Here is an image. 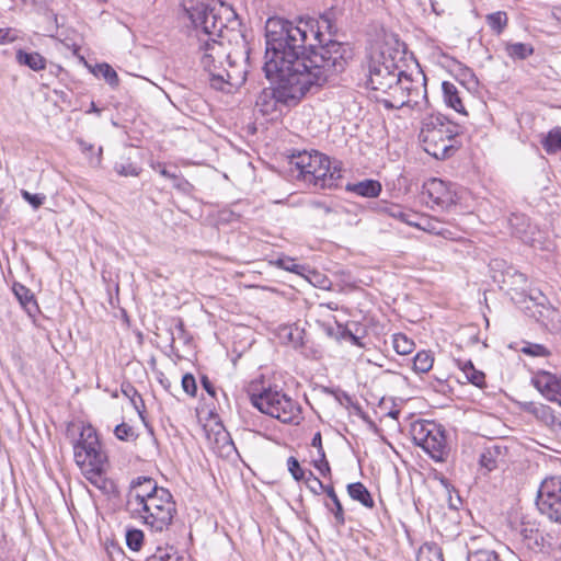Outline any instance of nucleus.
Here are the masks:
<instances>
[{
  "label": "nucleus",
  "mask_w": 561,
  "mask_h": 561,
  "mask_svg": "<svg viewBox=\"0 0 561 561\" xmlns=\"http://www.w3.org/2000/svg\"><path fill=\"white\" fill-rule=\"evenodd\" d=\"M520 352L531 357H548L551 353L542 344L526 342Z\"/></svg>",
  "instance_id": "nucleus-36"
},
{
  "label": "nucleus",
  "mask_w": 561,
  "mask_h": 561,
  "mask_svg": "<svg viewBox=\"0 0 561 561\" xmlns=\"http://www.w3.org/2000/svg\"><path fill=\"white\" fill-rule=\"evenodd\" d=\"M198 41L201 64L208 72L210 87L229 93L245 81L247 70L237 66L230 42H225L224 30L240 25L237 13L231 7L219 3L198 2L186 8ZM233 28V26H231Z\"/></svg>",
  "instance_id": "nucleus-2"
},
{
  "label": "nucleus",
  "mask_w": 561,
  "mask_h": 561,
  "mask_svg": "<svg viewBox=\"0 0 561 561\" xmlns=\"http://www.w3.org/2000/svg\"><path fill=\"white\" fill-rule=\"evenodd\" d=\"M335 339L337 341H348L353 345L358 347H365L364 343L360 341L358 336L352 333L346 327L337 324Z\"/></svg>",
  "instance_id": "nucleus-38"
},
{
  "label": "nucleus",
  "mask_w": 561,
  "mask_h": 561,
  "mask_svg": "<svg viewBox=\"0 0 561 561\" xmlns=\"http://www.w3.org/2000/svg\"><path fill=\"white\" fill-rule=\"evenodd\" d=\"M275 264L288 272L299 273L300 265L296 264L291 257H280L275 261Z\"/></svg>",
  "instance_id": "nucleus-46"
},
{
  "label": "nucleus",
  "mask_w": 561,
  "mask_h": 561,
  "mask_svg": "<svg viewBox=\"0 0 561 561\" xmlns=\"http://www.w3.org/2000/svg\"><path fill=\"white\" fill-rule=\"evenodd\" d=\"M347 493L352 500L359 502L367 508H373L375 506L370 492L362 482L350 483L347 485Z\"/></svg>",
  "instance_id": "nucleus-23"
},
{
  "label": "nucleus",
  "mask_w": 561,
  "mask_h": 561,
  "mask_svg": "<svg viewBox=\"0 0 561 561\" xmlns=\"http://www.w3.org/2000/svg\"><path fill=\"white\" fill-rule=\"evenodd\" d=\"M201 383H202V387L204 388V390L211 397H215L216 396V389L213 385V382L208 379L207 376H203L201 378Z\"/></svg>",
  "instance_id": "nucleus-55"
},
{
  "label": "nucleus",
  "mask_w": 561,
  "mask_h": 561,
  "mask_svg": "<svg viewBox=\"0 0 561 561\" xmlns=\"http://www.w3.org/2000/svg\"><path fill=\"white\" fill-rule=\"evenodd\" d=\"M307 488L316 495H319L321 492H325V484L318 479L312 471H309L307 477L305 478Z\"/></svg>",
  "instance_id": "nucleus-40"
},
{
  "label": "nucleus",
  "mask_w": 561,
  "mask_h": 561,
  "mask_svg": "<svg viewBox=\"0 0 561 561\" xmlns=\"http://www.w3.org/2000/svg\"><path fill=\"white\" fill-rule=\"evenodd\" d=\"M322 25H324L328 30H331V22L327 18H322L321 20Z\"/></svg>",
  "instance_id": "nucleus-62"
},
{
  "label": "nucleus",
  "mask_w": 561,
  "mask_h": 561,
  "mask_svg": "<svg viewBox=\"0 0 561 561\" xmlns=\"http://www.w3.org/2000/svg\"><path fill=\"white\" fill-rule=\"evenodd\" d=\"M12 290L14 296L19 300L21 307L27 313V316L32 319H35L36 316L39 313V307L31 289H28L21 283H14L12 286Z\"/></svg>",
  "instance_id": "nucleus-15"
},
{
  "label": "nucleus",
  "mask_w": 561,
  "mask_h": 561,
  "mask_svg": "<svg viewBox=\"0 0 561 561\" xmlns=\"http://www.w3.org/2000/svg\"><path fill=\"white\" fill-rule=\"evenodd\" d=\"M21 195L34 209H38L46 199L44 194H33L26 190H21Z\"/></svg>",
  "instance_id": "nucleus-42"
},
{
  "label": "nucleus",
  "mask_w": 561,
  "mask_h": 561,
  "mask_svg": "<svg viewBox=\"0 0 561 561\" xmlns=\"http://www.w3.org/2000/svg\"><path fill=\"white\" fill-rule=\"evenodd\" d=\"M392 343L394 351L400 355H408L414 350V342L402 333L394 334Z\"/></svg>",
  "instance_id": "nucleus-31"
},
{
  "label": "nucleus",
  "mask_w": 561,
  "mask_h": 561,
  "mask_svg": "<svg viewBox=\"0 0 561 561\" xmlns=\"http://www.w3.org/2000/svg\"><path fill=\"white\" fill-rule=\"evenodd\" d=\"M404 213H405V211H403L401 208H399V207H394V208H392V210H391L390 215H391L392 217L398 218V219H400V220H401V217H402V216H404Z\"/></svg>",
  "instance_id": "nucleus-58"
},
{
  "label": "nucleus",
  "mask_w": 561,
  "mask_h": 561,
  "mask_svg": "<svg viewBox=\"0 0 561 561\" xmlns=\"http://www.w3.org/2000/svg\"><path fill=\"white\" fill-rule=\"evenodd\" d=\"M95 75L101 76L112 88H117L119 84L117 72L108 64L98 65Z\"/></svg>",
  "instance_id": "nucleus-32"
},
{
  "label": "nucleus",
  "mask_w": 561,
  "mask_h": 561,
  "mask_svg": "<svg viewBox=\"0 0 561 561\" xmlns=\"http://www.w3.org/2000/svg\"><path fill=\"white\" fill-rule=\"evenodd\" d=\"M530 548H538L539 550L542 551L545 549H551L552 542L549 540H546L545 535H542L538 531V535L535 536V540L531 543Z\"/></svg>",
  "instance_id": "nucleus-49"
},
{
  "label": "nucleus",
  "mask_w": 561,
  "mask_h": 561,
  "mask_svg": "<svg viewBox=\"0 0 561 561\" xmlns=\"http://www.w3.org/2000/svg\"><path fill=\"white\" fill-rule=\"evenodd\" d=\"M515 276L518 278L519 282L526 283V276L523 273H515Z\"/></svg>",
  "instance_id": "nucleus-63"
},
{
  "label": "nucleus",
  "mask_w": 561,
  "mask_h": 561,
  "mask_svg": "<svg viewBox=\"0 0 561 561\" xmlns=\"http://www.w3.org/2000/svg\"><path fill=\"white\" fill-rule=\"evenodd\" d=\"M175 330L179 336L184 334V323L181 319L178 320V323L175 324Z\"/></svg>",
  "instance_id": "nucleus-59"
},
{
  "label": "nucleus",
  "mask_w": 561,
  "mask_h": 561,
  "mask_svg": "<svg viewBox=\"0 0 561 561\" xmlns=\"http://www.w3.org/2000/svg\"><path fill=\"white\" fill-rule=\"evenodd\" d=\"M302 334H304V331L299 330L298 328L290 330L288 337L295 347L304 345Z\"/></svg>",
  "instance_id": "nucleus-51"
},
{
  "label": "nucleus",
  "mask_w": 561,
  "mask_h": 561,
  "mask_svg": "<svg viewBox=\"0 0 561 561\" xmlns=\"http://www.w3.org/2000/svg\"><path fill=\"white\" fill-rule=\"evenodd\" d=\"M403 50L393 48L388 44L374 49L367 61V87L373 91L389 95L398 76L402 75Z\"/></svg>",
  "instance_id": "nucleus-4"
},
{
  "label": "nucleus",
  "mask_w": 561,
  "mask_h": 561,
  "mask_svg": "<svg viewBox=\"0 0 561 561\" xmlns=\"http://www.w3.org/2000/svg\"><path fill=\"white\" fill-rule=\"evenodd\" d=\"M434 357L428 351H421L416 353L413 358V369L416 373L425 374L433 367Z\"/></svg>",
  "instance_id": "nucleus-27"
},
{
  "label": "nucleus",
  "mask_w": 561,
  "mask_h": 561,
  "mask_svg": "<svg viewBox=\"0 0 561 561\" xmlns=\"http://www.w3.org/2000/svg\"><path fill=\"white\" fill-rule=\"evenodd\" d=\"M311 160V152L308 151H301L296 154H293L290 157L289 163L291 167H294L297 171V178L304 180L305 171L308 169V165L310 164Z\"/></svg>",
  "instance_id": "nucleus-29"
},
{
  "label": "nucleus",
  "mask_w": 561,
  "mask_h": 561,
  "mask_svg": "<svg viewBox=\"0 0 561 561\" xmlns=\"http://www.w3.org/2000/svg\"><path fill=\"white\" fill-rule=\"evenodd\" d=\"M327 333H328L330 336H334V337H335L336 331L334 332V329H333V328L328 327V328H327Z\"/></svg>",
  "instance_id": "nucleus-64"
},
{
  "label": "nucleus",
  "mask_w": 561,
  "mask_h": 561,
  "mask_svg": "<svg viewBox=\"0 0 561 561\" xmlns=\"http://www.w3.org/2000/svg\"><path fill=\"white\" fill-rule=\"evenodd\" d=\"M388 99L381 102L387 108H399L403 106H416L419 98L427 100L426 77L422 71L416 72L413 78L402 69V75L398 76V82L393 84Z\"/></svg>",
  "instance_id": "nucleus-7"
},
{
  "label": "nucleus",
  "mask_w": 561,
  "mask_h": 561,
  "mask_svg": "<svg viewBox=\"0 0 561 561\" xmlns=\"http://www.w3.org/2000/svg\"><path fill=\"white\" fill-rule=\"evenodd\" d=\"M160 491H168L158 486L157 482L149 477H137L130 482L129 490L126 494L125 512L138 511L140 504L145 501L159 495Z\"/></svg>",
  "instance_id": "nucleus-13"
},
{
  "label": "nucleus",
  "mask_w": 561,
  "mask_h": 561,
  "mask_svg": "<svg viewBox=\"0 0 561 561\" xmlns=\"http://www.w3.org/2000/svg\"><path fill=\"white\" fill-rule=\"evenodd\" d=\"M345 190L362 197L374 198L381 193V184L377 180L366 179L356 183H347Z\"/></svg>",
  "instance_id": "nucleus-18"
},
{
  "label": "nucleus",
  "mask_w": 561,
  "mask_h": 561,
  "mask_svg": "<svg viewBox=\"0 0 561 561\" xmlns=\"http://www.w3.org/2000/svg\"><path fill=\"white\" fill-rule=\"evenodd\" d=\"M325 493L330 497L332 504L327 502L324 503V506L333 514L334 526L340 528L345 525V512L343 505L332 485L325 486Z\"/></svg>",
  "instance_id": "nucleus-19"
},
{
  "label": "nucleus",
  "mask_w": 561,
  "mask_h": 561,
  "mask_svg": "<svg viewBox=\"0 0 561 561\" xmlns=\"http://www.w3.org/2000/svg\"><path fill=\"white\" fill-rule=\"evenodd\" d=\"M76 463L81 468L105 466L106 454L102 450L98 434L92 426H84L73 445Z\"/></svg>",
  "instance_id": "nucleus-10"
},
{
  "label": "nucleus",
  "mask_w": 561,
  "mask_h": 561,
  "mask_svg": "<svg viewBox=\"0 0 561 561\" xmlns=\"http://www.w3.org/2000/svg\"><path fill=\"white\" fill-rule=\"evenodd\" d=\"M87 113H95V114L100 115L101 110L95 105L94 102H91L90 110Z\"/></svg>",
  "instance_id": "nucleus-61"
},
{
  "label": "nucleus",
  "mask_w": 561,
  "mask_h": 561,
  "mask_svg": "<svg viewBox=\"0 0 561 561\" xmlns=\"http://www.w3.org/2000/svg\"><path fill=\"white\" fill-rule=\"evenodd\" d=\"M513 234L522 238L529 227L528 218L523 214H513L508 219Z\"/></svg>",
  "instance_id": "nucleus-30"
},
{
  "label": "nucleus",
  "mask_w": 561,
  "mask_h": 561,
  "mask_svg": "<svg viewBox=\"0 0 561 561\" xmlns=\"http://www.w3.org/2000/svg\"><path fill=\"white\" fill-rule=\"evenodd\" d=\"M287 467L296 481L305 480L307 477L304 469L300 467L299 461L295 457L291 456L287 459Z\"/></svg>",
  "instance_id": "nucleus-41"
},
{
  "label": "nucleus",
  "mask_w": 561,
  "mask_h": 561,
  "mask_svg": "<svg viewBox=\"0 0 561 561\" xmlns=\"http://www.w3.org/2000/svg\"><path fill=\"white\" fill-rule=\"evenodd\" d=\"M426 552L434 554L436 557L437 561H443L442 553H440L439 549H437L435 547L421 548L419 557H417V561H423Z\"/></svg>",
  "instance_id": "nucleus-52"
},
{
  "label": "nucleus",
  "mask_w": 561,
  "mask_h": 561,
  "mask_svg": "<svg viewBox=\"0 0 561 561\" xmlns=\"http://www.w3.org/2000/svg\"><path fill=\"white\" fill-rule=\"evenodd\" d=\"M84 477L91 484L102 490L105 494H111L115 491V484L112 480L104 477L105 466H92L81 469Z\"/></svg>",
  "instance_id": "nucleus-16"
},
{
  "label": "nucleus",
  "mask_w": 561,
  "mask_h": 561,
  "mask_svg": "<svg viewBox=\"0 0 561 561\" xmlns=\"http://www.w3.org/2000/svg\"><path fill=\"white\" fill-rule=\"evenodd\" d=\"M455 362L470 383L479 388H482L485 385V375L482 371L477 370L470 359H455Z\"/></svg>",
  "instance_id": "nucleus-21"
},
{
  "label": "nucleus",
  "mask_w": 561,
  "mask_h": 561,
  "mask_svg": "<svg viewBox=\"0 0 561 561\" xmlns=\"http://www.w3.org/2000/svg\"><path fill=\"white\" fill-rule=\"evenodd\" d=\"M76 141L79 145L80 150L84 154H89L90 164L93 167H99L102 161V151H103L102 147H99L98 153L95 156H93L94 145L89 144L81 138H78Z\"/></svg>",
  "instance_id": "nucleus-33"
},
{
  "label": "nucleus",
  "mask_w": 561,
  "mask_h": 561,
  "mask_svg": "<svg viewBox=\"0 0 561 561\" xmlns=\"http://www.w3.org/2000/svg\"><path fill=\"white\" fill-rule=\"evenodd\" d=\"M318 21L300 19L297 24L273 16L265 24V62L263 71L271 91L263 90L256 100L261 111L276 103L296 105L312 87H322L344 71L350 48L337 41L324 43Z\"/></svg>",
  "instance_id": "nucleus-1"
},
{
  "label": "nucleus",
  "mask_w": 561,
  "mask_h": 561,
  "mask_svg": "<svg viewBox=\"0 0 561 561\" xmlns=\"http://www.w3.org/2000/svg\"><path fill=\"white\" fill-rule=\"evenodd\" d=\"M312 463L322 477H328L331 474V468L329 461L325 458V453L323 456H318L317 459H313Z\"/></svg>",
  "instance_id": "nucleus-44"
},
{
  "label": "nucleus",
  "mask_w": 561,
  "mask_h": 561,
  "mask_svg": "<svg viewBox=\"0 0 561 561\" xmlns=\"http://www.w3.org/2000/svg\"><path fill=\"white\" fill-rule=\"evenodd\" d=\"M145 535L142 530L129 528L126 531V545L133 551H139L144 543Z\"/></svg>",
  "instance_id": "nucleus-35"
},
{
  "label": "nucleus",
  "mask_w": 561,
  "mask_h": 561,
  "mask_svg": "<svg viewBox=\"0 0 561 561\" xmlns=\"http://www.w3.org/2000/svg\"><path fill=\"white\" fill-rule=\"evenodd\" d=\"M172 181H173V187H175L176 190L182 191L184 193L190 192L192 188L191 183L187 180H185L184 178H180V176L175 175V178Z\"/></svg>",
  "instance_id": "nucleus-50"
},
{
  "label": "nucleus",
  "mask_w": 561,
  "mask_h": 561,
  "mask_svg": "<svg viewBox=\"0 0 561 561\" xmlns=\"http://www.w3.org/2000/svg\"><path fill=\"white\" fill-rule=\"evenodd\" d=\"M422 199L434 210H447L457 203V194L451 185L440 179H430L423 185Z\"/></svg>",
  "instance_id": "nucleus-12"
},
{
  "label": "nucleus",
  "mask_w": 561,
  "mask_h": 561,
  "mask_svg": "<svg viewBox=\"0 0 561 561\" xmlns=\"http://www.w3.org/2000/svg\"><path fill=\"white\" fill-rule=\"evenodd\" d=\"M121 391L126 398L129 399L131 405L138 412L140 419L145 421V403L141 396L138 393L137 389L130 382L125 381L121 386Z\"/></svg>",
  "instance_id": "nucleus-25"
},
{
  "label": "nucleus",
  "mask_w": 561,
  "mask_h": 561,
  "mask_svg": "<svg viewBox=\"0 0 561 561\" xmlns=\"http://www.w3.org/2000/svg\"><path fill=\"white\" fill-rule=\"evenodd\" d=\"M135 512H126L130 518L140 520L153 531H163L173 520L176 512L175 503L169 491H160L159 495L145 501Z\"/></svg>",
  "instance_id": "nucleus-6"
},
{
  "label": "nucleus",
  "mask_w": 561,
  "mask_h": 561,
  "mask_svg": "<svg viewBox=\"0 0 561 561\" xmlns=\"http://www.w3.org/2000/svg\"><path fill=\"white\" fill-rule=\"evenodd\" d=\"M541 309L538 311V316L534 314L538 322L547 325L546 320L552 317L556 313V310L551 307H546L542 304H538Z\"/></svg>",
  "instance_id": "nucleus-48"
},
{
  "label": "nucleus",
  "mask_w": 561,
  "mask_h": 561,
  "mask_svg": "<svg viewBox=\"0 0 561 561\" xmlns=\"http://www.w3.org/2000/svg\"><path fill=\"white\" fill-rule=\"evenodd\" d=\"M459 126L442 114H432L423 118L420 140L424 150L436 159L449 158L455 150V138Z\"/></svg>",
  "instance_id": "nucleus-5"
},
{
  "label": "nucleus",
  "mask_w": 561,
  "mask_h": 561,
  "mask_svg": "<svg viewBox=\"0 0 561 561\" xmlns=\"http://www.w3.org/2000/svg\"><path fill=\"white\" fill-rule=\"evenodd\" d=\"M411 435L415 445L431 456L434 461H445L449 455L445 428L433 421L419 420L411 425Z\"/></svg>",
  "instance_id": "nucleus-8"
},
{
  "label": "nucleus",
  "mask_w": 561,
  "mask_h": 561,
  "mask_svg": "<svg viewBox=\"0 0 561 561\" xmlns=\"http://www.w3.org/2000/svg\"><path fill=\"white\" fill-rule=\"evenodd\" d=\"M146 561H182L173 547L158 548L157 551L149 556Z\"/></svg>",
  "instance_id": "nucleus-34"
},
{
  "label": "nucleus",
  "mask_w": 561,
  "mask_h": 561,
  "mask_svg": "<svg viewBox=\"0 0 561 561\" xmlns=\"http://www.w3.org/2000/svg\"><path fill=\"white\" fill-rule=\"evenodd\" d=\"M535 388L549 401L561 405V377L539 370L533 378Z\"/></svg>",
  "instance_id": "nucleus-14"
},
{
  "label": "nucleus",
  "mask_w": 561,
  "mask_h": 561,
  "mask_svg": "<svg viewBox=\"0 0 561 561\" xmlns=\"http://www.w3.org/2000/svg\"><path fill=\"white\" fill-rule=\"evenodd\" d=\"M536 506L541 515L561 523V476L546 478L537 493Z\"/></svg>",
  "instance_id": "nucleus-11"
},
{
  "label": "nucleus",
  "mask_w": 561,
  "mask_h": 561,
  "mask_svg": "<svg viewBox=\"0 0 561 561\" xmlns=\"http://www.w3.org/2000/svg\"><path fill=\"white\" fill-rule=\"evenodd\" d=\"M467 561H500L499 556L493 550L479 549L476 551H469Z\"/></svg>",
  "instance_id": "nucleus-37"
},
{
  "label": "nucleus",
  "mask_w": 561,
  "mask_h": 561,
  "mask_svg": "<svg viewBox=\"0 0 561 561\" xmlns=\"http://www.w3.org/2000/svg\"><path fill=\"white\" fill-rule=\"evenodd\" d=\"M442 90L444 100L449 107L454 108L458 113L467 114L465 106L461 102V99L459 96V91L454 83L449 81H444L442 83Z\"/></svg>",
  "instance_id": "nucleus-22"
},
{
  "label": "nucleus",
  "mask_w": 561,
  "mask_h": 561,
  "mask_svg": "<svg viewBox=\"0 0 561 561\" xmlns=\"http://www.w3.org/2000/svg\"><path fill=\"white\" fill-rule=\"evenodd\" d=\"M538 531L539 530L537 528L529 526L527 524H523V527L520 529V536L525 541H527L528 546L530 547L535 540V536L538 535Z\"/></svg>",
  "instance_id": "nucleus-47"
},
{
  "label": "nucleus",
  "mask_w": 561,
  "mask_h": 561,
  "mask_svg": "<svg viewBox=\"0 0 561 561\" xmlns=\"http://www.w3.org/2000/svg\"><path fill=\"white\" fill-rule=\"evenodd\" d=\"M115 171L123 176H137L138 169L133 163H116Z\"/></svg>",
  "instance_id": "nucleus-45"
},
{
  "label": "nucleus",
  "mask_w": 561,
  "mask_h": 561,
  "mask_svg": "<svg viewBox=\"0 0 561 561\" xmlns=\"http://www.w3.org/2000/svg\"><path fill=\"white\" fill-rule=\"evenodd\" d=\"M535 49L531 44L527 43H505L506 55L514 60H525L534 54Z\"/></svg>",
  "instance_id": "nucleus-24"
},
{
  "label": "nucleus",
  "mask_w": 561,
  "mask_h": 561,
  "mask_svg": "<svg viewBox=\"0 0 561 561\" xmlns=\"http://www.w3.org/2000/svg\"><path fill=\"white\" fill-rule=\"evenodd\" d=\"M159 173L170 180H173L175 178V173L168 170L165 167L159 165Z\"/></svg>",
  "instance_id": "nucleus-57"
},
{
  "label": "nucleus",
  "mask_w": 561,
  "mask_h": 561,
  "mask_svg": "<svg viewBox=\"0 0 561 561\" xmlns=\"http://www.w3.org/2000/svg\"><path fill=\"white\" fill-rule=\"evenodd\" d=\"M504 453L503 448L496 444L490 445L483 449L479 457V465L485 472H491L497 469L499 465L503 462Z\"/></svg>",
  "instance_id": "nucleus-17"
},
{
  "label": "nucleus",
  "mask_w": 561,
  "mask_h": 561,
  "mask_svg": "<svg viewBox=\"0 0 561 561\" xmlns=\"http://www.w3.org/2000/svg\"><path fill=\"white\" fill-rule=\"evenodd\" d=\"M341 179L342 169L339 161H331L318 151L311 152L310 164L302 181L318 188H335L340 186Z\"/></svg>",
  "instance_id": "nucleus-9"
},
{
  "label": "nucleus",
  "mask_w": 561,
  "mask_h": 561,
  "mask_svg": "<svg viewBox=\"0 0 561 561\" xmlns=\"http://www.w3.org/2000/svg\"><path fill=\"white\" fill-rule=\"evenodd\" d=\"M248 394L254 408L282 423L299 424L302 420L300 404L276 385L251 383Z\"/></svg>",
  "instance_id": "nucleus-3"
},
{
  "label": "nucleus",
  "mask_w": 561,
  "mask_h": 561,
  "mask_svg": "<svg viewBox=\"0 0 561 561\" xmlns=\"http://www.w3.org/2000/svg\"><path fill=\"white\" fill-rule=\"evenodd\" d=\"M309 207L314 210H322L324 215H329L333 209L321 201H310Z\"/></svg>",
  "instance_id": "nucleus-53"
},
{
  "label": "nucleus",
  "mask_w": 561,
  "mask_h": 561,
  "mask_svg": "<svg viewBox=\"0 0 561 561\" xmlns=\"http://www.w3.org/2000/svg\"><path fill=\"white\" fill-rule=\"evenodd\" d=\"M486 24L491 27V30L500 35L505 30L508 23L507 13L504 11H496L490 13L485 16Z\"/></svg>",
  "instance_id": "nucleus-26"
},
{
  "label": "nucleus",
  "mask_w": 561,
  "mask_h": 561,
  "mask_svg": "<svg viewBox=\"0 0 561 561\" xmlns=\"http://www.w3.org/2000/svg\"><path fill=\"white\" fill-rule=\"evenodd\" d=\"M15 59L19 65L28 67L34 71H41L46 68V59L36 51L27 53L23 49H19Z\"/></svg>",
  "instance_id": "nucleus-20"
},
{
  "label": "nucleus",
  "mask_w": 561,
  "mask_h": 561,
  "mask_svg": "<svg viewBox=\"0 0 561 561\" xmlns=\"http://www.w3.org/2000/svg\"><path fill=\"white\" fill-rule=\"evenodd\" d=\"M15 41V36L11 35L10 28H0V45L12 43Z\"/></svg>",
  "instance_id": "nucleus-56"
},
{
  "label": "nucleus",
  "mask_w": 561,
  "mask_h": 561,
  "mask_svg": "<svg viewBox=\"0 0 561 561\" xmlns=\"http://www.w3.org/2000/svg\"><path fill=\"white\" fill-rule=\"evenodd\" d=\"M409 217H412L411 214H408V213H404V216L401 217V221L410 225V226H415V227H419V224L414 222V221H409Z\"/></svg>",
  "instance_id": "nucleus-60"
},
{
  "label": "nucleus",
  "mask_w": 561,
  "mask_h": 561,
  "mask_svg": "<svg viewBox=\"0 0 561 561\" xmlns=\"http://www.w3.org/2000/svg\"><path fill=\"white\" fill-rule=\"evenodd\" d=\"M311 446L317 448L318 456H323L324 449H323V446H322V436H321L320 432H317L313 435V437L311 439Z\"/></svg>",
  "instance_id": "nucleus-54"
},
{
  "label": "nucleus",
  "mask_w": 561,
  "mask_h": 561,
  "mask_svg": "<svg viewBox=\"0 0 561 561\" xmlns=\"http://www.w3.org/2000/svg\"><path fill=\"white\" fill-rule=\"evenodd\" d=\"M182 389L185 393H187L191 397H195L197 392V385L194 376L190 373L185 374L182 377Z\"/></svg>",
  "instance_id": "nucleus-43"
},
{
  "label": "nucleus",
  "mask_w": 561,
  "mask_h": 561,
  "mask_svg": "<svg viewBox=\"0 0 561 561\" xmlns=\"http://www.w3.org/2000/svg\"><path fill=\"white\" fill-rule=\"evenodd\" d=\"M542 146L548 153H556L561 150V127L551 129L542 141Z\"/></svg>",
  "instance_id": "nucleus-28"
},
{
  "label": "nucleus",
  "mask_w": 561,
  "mask_h": 561,
  "mask_svg": "<svg viewBox=\"0 0 561 561\" xmlns=\"http://www.w3.org/2000/svg\"><path fill=\"white\" fill-rule=\"evenodd\" d=\"M114 434L119 440L125 442L135 440L137 438V434L135 433L134 428L126 423L116 425Z\"/></svg>",
  "instance_id": "nucleus-39"
}]
</instances>
